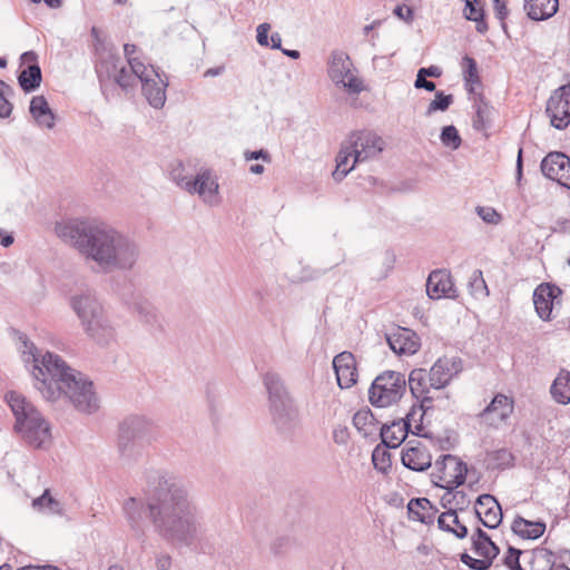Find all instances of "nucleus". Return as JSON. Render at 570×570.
<instances>
[{
    "label": "nucleus",
    "instance_id": "c03bdc74",
    "mask_svg": "<svg viewBox=\"0 0 570 570\" xmlns=\"http://www.w3.org/2000/svg\"><path fill=\"white\" fill-rule=\"evenodd\" d=\"M493 109L487 101L480 99L476 102V112L473 119V127L478 130L484 129L489 126L491 121Z\"/></svg>",
    "mask_w": 570,
    "mask_h": 570
},
{
    "label": "nucleus",
    "instance_id": "dca6fc26",
    "mask_svg": "<svg viewBox=\"0 0 570 570\" xmlns=\"http://www.w3.org/2000/svg\"><path fill=\"white\" fill-rule=\"evenodd\" d=\"M461 371V358L455 356L440 357L430 368L429 384L432 386V389L441 390L445 387Z\"/></svg>",
    "mask_w": 570,
    "mask_h": 570
},
{
    "label": "nucleus",
    "instance_id": "5701e85b",
    "mask_svg": "<svg viewBox=\"0 0 570 570\" xmlns=\"http://www.w3.org/2000/svg\"><path fill=\"white\" fill-rule=\"evenodd\" d=\"M426 294L432 299L455 298L456 288L453 285L450 273L445 271H433L426 281Z\"/></svg>",
    "mask_w": 570,
    "mask_h": 570
},
{
    "label": "nucleus",
    "instance_id": "864d4df0",
    "mask_svg": "<svg viewBox=\"0 0 570 570\" xmlns=\"http://www.w3.org/2000/svg\"><path fill=\"white\" fill-rule=\"evenodd\" d=\"M293 546V540L288 535H279L271 543V551L275 556L285 553Z\"/></svg>",
    "mask_w": 570,
    "mask_h": 570
},
{
    "label": "nucleus",
    "instance_id": "8fccbe9b",
    "mask_svg": "<svg viewBox=\"0 0 570 570\" xmlns=\"http://www.w3.org/2000/svg\"><path fill=\"white\" fill-rule=\"evenodd\" d=\"M372 462L377 471L385 473L391 468V455L385 448L377 445L372 453Z\"/></svg>",
    "mask_w": 570,
    "mask_h": 570
},
{
    "label": "nucleus",
    "instance_id": "4be33fe9",
    "mask_svg": "<svg viewBox=\"0 0 570 570\" xmlns=\"http://www.w3.org/2000/svg\"><path fill=\"white\" fill-rule=\"evenodd\" d=\"M69 304L80 322L104 309V306L91 289L76 292L70 296Z\"/></svg>",
    "mask_w": 570,
    "mask_h": 570
},
{
    "label": "nucleus",
    "instance_id": "b1692460",
    "mask_svg": "<svg viewBox=\"0 0 570 570\" xmlns=\"http://www.w3.org/2000/svg\"><path fill=\"white\" fill-rule=\"evenodd\" d=\"M333 367L341 389H350L357 381L356 362L351 352H342L333 358Z\"/></svg>",
    "mask_w": 570,
    "mask_h": 570
},
{
    "label": "nucleus",
    "instance_id": "423d86ee",
    "mask_svg": "<svg viewBox=\"0 0 570 570\" xmlns=\"http://www.w3.org/2000/svg\"><path fill=\"white\" fill-rule=\"evenodd\" d=\"M263 383L268 394L269 411L276 428L286 433L299 424V412L284 385L282 377L274 372L263 376Z\"/></svg>",
    "mask_w": 570,
    "mask_h": 570
},
{
    "label": "nucleus",
    "instance_id": "a19ab883",
    "mask_svg": "<svg viewBox=\"0 0 570 570\" xmlns=\"http://www.w3.org/2000/svg\"><path fill=\"white\" fill-rule=\"evenodd\" d=\"M462 68H463V80L465 85L469 86V91L473 92V86L480 83V76L478 71L476 61L469 57L464 56L462 59Z\"/></svg>",
    "mask_w": 570,
    "mask_h": 570
},
{
    "label": "nucleus",
    "instance_id": "bb28decb",
    "mask_svg": "<svg viewBox=\"0 0 570 570\" xmlns=\"http://www.w3.org/2000/svg\"><path fill=\"white\" fill-rule=\"evenodd\" d=\"M513 411V402L503 394H497L491 403L480 413L490 424H498L510 416Z\"/></svg>",
    "mask_w": 570,
    "mask_h": 570
},
{
    "label": "nucleus",
    "instance_id": "a211bd4d",
    "mask_svg": "<svg viewBox=\"0 0 570 570\" xmlns=\"http://www.w3.org/2000/svg\"><path fill=\"white\" fill-rule=\"evenodd\" d=\"M218 189L219 185L216 178L206 169L193 177L186 191L191 195L197 194L209 206H217L219 204Z\"/></svg>",
    "mask_w": 570,
    "mask_h": 570
},
{
    "label": "nucleus",
    "instance_id": "4c0bfd02",
    "mask_svg": "<svg viewBox=\"0 0 570 570\" xmlns=\"http://www.w3.org/2000/svg\"><path fill=\"white\" fill-rule=\"evenodd\" d=\"M168 173L170 179L186 191L194 177L189 169L181 161L175 160L170 163Z\"/></svg>",
    "mask_w": 570,
    "mask_h": 570
},
{
    "label": "nucleus",
    "instance_id": "3c124183",
    "mask_svg": "<svg viewBox=\"0 0 570 570\" xmlns=\"http://www.w3.org/2000/svg\"><path fill=\"white\" fill-rule=\"evenodd\" d=\"M440 139L445 147H449L452 150L458 149L462 142L459 131L453 125L442 128Z\"/></svg>",
    "mask_w": 570,
    "mask_h": 570
},
{
    "label": "nucleus",
    "instance_id": "774afa93",
    "mask_svg": "<svg viewBox=\"0 0 570 570\" xmlns=\"http://www.w3.org/2000/svg\"><path fill=\"white\" fill-rule=\"evenodd\" d=\"M18 570H60V569L55 566H27V567H22Z\"/></svg>",
    "mask_w": 570,
    "mask_h": 570
},
{
    "label": "nucleus",
    "instance_id": "0eeeda50",
    "mask_svg": "<svg viewBox=\"0 0 570 570\" xmlns=\"http://www.w3.org/2000/svg\"><path fill=\"white\" fill-rule=\"evenodd\" d=\"M405 392V376L396 371H385L373 381L368 399L372 405L386 407L399 402Z\"/></svg>",
    "mask_w": 570,
    "mask_h": 570
},
{
    "label": "nucleus",
    "instance_id": "f03ea898",
    "mask_svg": "<svg viewBox=\"0 0 570 570\" xmlns=\"http://www.w3.org/2000/svg\"><path fill=\"white\" fill-rule=\"evenodd\" d=\"M146 505L155 532L167 541L189 546L200 532V513L190 488L173 473L157 474Z\"/></svg>",
    "mask_w": 570,
    "mask_h": 570
},
{
    "label": "nucleus",
    "instance_id": "f3484780",
    "mask_svg": "<svg viewBox=\"0 0 570 570\" xmlns=\"http://www.w3.org/2000/svg\"><path fill=\"white\" fill-rule=\"evenodd\" d=\"M562 291L549 283L540 284L533 292V304L538 316L543 321L552 317L553 308L560 304Z\"/></svg>",
    "mask_w": 570,
    "mask_h": 570
},
{
    "label": "nucleus",
    "instance_id": "1a4fd4ad",
    "mask_svg": "<svg viewBox=\"0 0 570 570\" xmlns=\"http://www.w3.org/2000/svg\"><path fill=\"white\" fill-rule=\"evenodd\" d=\"M328 76L336 86H342L350 94H360L363 90V81L353 72V63L343 51L332 52Z\"/></svg>",
    "mask_w": 570,
    "mask_h": 570
},
{
    "label": "nucleus",
    "instance_id": "9d476101",
    "mask_svg": "<svg viewBox=\"0 0 570 570\" xmlns=\"http://www.w3.org/2000/svg\"><path fill=\"white\" fill-rule=\"evenodd\" d=\"M346 140L348 148L353 149L354 164L377 158L386 145L381 136L371 130L354 131Z\"/></svg>",
    "mask_w": 570,
    "mask_h": 570
},
{
    "label": "nucleus",
    "instance_id": "13d9d810",
    "mask_svg": "<svg viewBox=\"0 0 570 570\" xmlns=\"http://www.w3.org/2000/svg\"><path fill=\"white\" fill-rule=\"evenodd\" d=\"M271 30V24L267 22L261 23L257 27V42L259 46L267 47L269 46L268 41V31Z\"/></svg>",
    "mask_w": 570,
    "mask_h": 570
},
{
    "label": "nucleus",
    "instance_id": "338daca9",
    "mask_svg": "<svg viewBox=\"0 0 570 570\" xmlns=\"http://www.w3.org/2000/svg\"><path fill=\"white\" fill-rule=\"evenodd\" d=\"M557 181L561 186L570 189V163L566 165L564 171L560 175V178H558Z\"/></svg>",
    "mask_w": 570,
    "mask_h": 570
},
{
    "label": "nucleus",
    "instance_id": "473e14b6",
    "mask_svg": "<svg viewBox=\"0 0 570 570\" xmlns=\"http://www.w3.org/2000/svg\"><path fill=\"white\" fill-rule=\"evenodd\" d=\"M512 531L523 539H538L546 531L544 522H532L521 517L514 519L512 523Z\"/></svg>",
    "mask_w": 570,
    "mask_h": 570
},
{
    "label": "nucleus",
    "instance_id": "f704fd0d",
    "mask_svg": "<svg viewBox=\"0 0 570 570\" xmlns=\"http://www.w3.org/2000/svg\"><path fill=\"white\" fill-rule=\"evenodd\" d=\"M550 393L552 399L560 404H568L570 402V372L561 370L554 379Z\"/></svg>",
    "mask_w": 570,
    "mask_h": 570
},
{
    "label": "nucleus",
    "instance_id": "cd10ccee",
    "mask_svg": "<svg viewBox=\"0 0 570 570\" xmlns=\"http://www.w3.org/2000/svg\"><path fill=\"white\" fill-rule=\"evenodd\" d=\"M141 86L148 104L156 109L163 108L166 102V87L168 83L160 78L159 73L141 82Z\"/></svg>",
    "mask_w": 570,
    "mask_h": 570
},
{
    "label": "nucleus",
    "instance_id": "a18cd8bd",
    "mask_svg": "<svg viewBox=\"0 0 570 570\" xmlns=\"http://www.w3.org/2000/svg\"><path fill=\"white\" fill-rule=\"evenodd\" d=\"M539 562H543L544 567L538 570H570L564 563L556 564L553 553L546 549L534 551L533 564L535 566Z\"/></svg>",
    "mask_w": 570,
    "mask_h": 570
},
{
    "label": "nucleus",
    "instance_id": "c85d7f7f",
    "mask_svg": "<svg viewBox=\"0 0 570 570\" xmlns=\"http://www.w3.org/2000/svg\"><path fill=\"white\" fill-rule=\"evenodd\" d=\"M558 0H524V9L531 20H547L558 11Z\"/></svg>",
    "mask_w": 570,
    "mask_h": 570
},
{
    "label": "nucleus",
    "instance_id": "4d7b16f0",
    "mask_svg": "<svg viewBox=\"0 0 570 570\" xmlns=\"http://www.w3.org/2000/svg\"><path fill=\"white\" fill-rule=\"evenodd\" d=\"M155 566L157 570H170L173 566V559L168 553H158L155 557Z\"/></svg>",
    "mask_w": 570,
    "mask_h": 570
},
{
    "label": "nucleus",
    "instance_id": "e2e57ef3",
    "mask_svg": "<svg viewBox=\"0 0 570 570\" xmlns=\"http://www.w3.org/2000/svg\"><path fill=\"white\" fill-rule=\"evenodd\" d=\"M493 9L495 11V16L500 20L505 19V17L508 16V9L504 0H493Z\"/></svg>",
    "mask_w": 570,
    "mask_h": 570
},
{
    "label": "nucleus",
    "instance_id": "0e129e2a",
    "mask_svg": "<svg viewBox=\"0 0 570 570\" xmlns=\"http://www.w3.org/2000/svg\"><path fill=\"white\" fill-rule=\"evenodd\" d=\"M245 158L246 160H252V159H263L267 163L271 161V156L267 151L261 149V150H255V151H247L245 153Z\"/></svg>",
    "mask_w": 570,
    "mask_h": 570
},
{
    "label": "nucleus",
    "instance_id": "2f4dec72",
    "mask_svg": "<svg viewBox=\"0 0 570 570\" xmlns=\"http://www.w3.org/2000/svg\"><path fill=\"white\" fill-rule=\"evenodd\" d=\"M354 153L352 148H348L347 140H344L341 145V149L336 156V168L333 171V178L336 181H341L350 171L354 169Z\"/></svg>",
    "mask_w": 570,
    "mask_h": 570
},
{
    "label": "nucleus",
    "instance_id": "c9c22d12",
    "mask_svg": "<svg viewBox=\"0 0 570 570\" xmlns=\"http://www.w3.org/2000/svg\"><path fill=\"white\" fill-rule=\"evenodd\" d=\"M31 507L38 512H48L55 515H63L65 513L61 502L50 494L49 489H46L40 497L33 499Z\"/></svg>",
    "mask_w": 570,
    "mask_h": 570
},
{
    "label": "nucleus",
    "instance_id": "4468645a",
    "mask_svg": "<svg viewBox=\"0 0 570 570\" xmlns=\"http://www.w3.org/2000/svg\"><path fill=\"white\" fill-rule=\"evenodd\" d=\"M401 461L409 470L424 472L432 465V454L424 442L413 439L405 443Z\"/></svg>",
    "mask_w": 570,
    "mask_h": 570
},
{
    "label": "nucleus",
    "instance_id": "ea45409f",
    "mask_svg": "<svg viewBox=\"0 0 570 570\" xmlns=\"http://www.w3.org/2000/svg\"><path fill=\"white\" fill-rule=\"evenodd\" d=\"M353 424L363 436H368L375 428V417L370 410H361L353 416Z\"/></svg>",
    "mask_w": 570,
    "mask_h": 570
},
{
    "label": "nucleus",
    "instance_id": "bf43d9fd",
    "mask_svg": "<svg viewBox=\"0 0 570 570\" xmlns=\"http://www.w3.org/2000/svg\"><path fill=\"white\" fill-rule=\"evenodd\" d=\"M521 550L513 547H509L508 552L504 557L503 563L510 569L519 562Z\"/></svg>",
    "mask_w": 570,
    "mask_h": 570
},
{
    "label": "nucleus",
    "instance_id": "6e6d98bb",
    "mask_svg": "<svg viewBox=\"0 0 570 570\" xmlns=\"http://www.w3.org/2000/svg\"><path fill=\"white\" fill-rule=\"evenodd\" d=\"M476 212L485 223L498 224L500 222V215L491 207H478Z\"/></svg>",
    "mask_w": 570,
    "mask_h": 570
},
{
    "label": "nucleus",
    "instance_id": "37998d69",
    "mask_svg": "<svg viewBox=\"0 0 570 570\" xmlns=\"http://www.w3.org/2000/svg\"><path fill=\"white\" fill-rule=\"evenodd\" d=\"M128 66L131 68L136 80H139L140 82L147 81L149 78L156 77L158 73L154 66L146 65L139 58L130 59Z\"/></svg>",
    "mask_w": 570,
    "mask_h": 570
},
{
    "label": "nucleus",
    "instance_id": "412c9836",
    "mask_svg": "<svg viewBox=\"0 0 570 570\" xmlns=\"http://www.w3.org/2000/svg\"><path fill=\"white\" fill-rule=\"evenodd\" d=\"M475 514L481 523L489 529L498 528L503 518L501 505L491 494L479 495L475 502Z\"/></svg>",
    "mask_w": 570,
    "mask_h": 570
},
{
    "label": "nucleus",
    "instance_id": "2eb2a0df",
    "mask_svg": "<svg viewBox=\"0 0 570 570\" xmlns=\"http://www.w3.org/2000/svg\"><path fill=\"white\" fill-rule=\"evenodd\" d=\"M473 552L480 557V559L471 557L469 553L463 552L460 556V560L463 564L472 570H488L493 560L500 553L499 547L491 540V538L484 541H476L472 543Z\"/></svg>",
    "mask_w": 570,
    "mask_h": 570
},
{
    "label": "nucleus",
    "instance_id": "603ef678",
    "mask_svg": "<svg viewBox=\"0 0 570 570\" xmlns=\"http://www.w3.org/2000/svg\"><path fill=\"white\" fill-rule=\"evenodd\" d=\"M12 88L4 81L0 80V117L8 118L12 112V104L9 101V97L12 96Z\"/></svg>",
    "mask_w": 570,
    "mask_h": 570
},
{
    "label": "nucleus",
    "instance_id": "9b49d317",
    "mask_svg": "<svg viewBox=\"0 0 570 570\" xmlns=\"http://www.w3.org/2000/svg\"><path fill=\"white\" fill-rule=\"evenodd\" d=\"M414 414L415 410L413 409L404 419L381 426L380 435L385 448L396 449L405 441L409 432L417 436L429 438L426 433H422L423 428L420 424L415 425V431H411V419Z\"/></svg>",
    "mask_w": 570,
    "mask_h": 570
},
{
    "label": "nucleus",
    "instance_id": "f8f14e48",
    "mask_svg": "<svg viewBox=\"0 0 570 570\" xmlns=\"http://www.w3.org/2000/svg\"><path fill=\"white\" fill-rule=\"evenodd\" d=\"M546 111L551 125L557 129H564L570 124V83L559 87L550 96Z\"/></svg>",
    "mask_w": 570,
    "mask_h": 570
},
{
    "label": "nucleus",
    "instance_id": "680f3d73",
    "mask_svg": "<svg viewBox=\"0 0 570 570\" xmlns=\"http://www.w3.org/2000/svg\"><path fill=\"white\" fill-rule=\"evenodd\" d=\"M393 12L404 21H411L413 19V10L405 4L396 6Z\"/></svg>",
    "mask_w": 570,
    "mask_h": 570
},
{
    "label": "nucleus",
    "instance_id": "39448f33",
    "mask_svg": "<svg viewBox=\"0 0 570 570\" xmlns=\"http://www.w3.org/2000/svg\"><path fill=\"white\" fill-rule=\"evenodd\" d=\"M157 440V429L151 420L142 415H129L118 425L117 453L125 465L139 462L147 448Z\"/></svg>",
    "mask_w": 570,
    "mask_h": 570
},
{
    "label": "nucleus",
    "instance_id": "49530a36",
    "mask_svg": "<svg viewBox=\"0 0 570 570\" xmlns=\"http://www.w3.org/2000/svg\"><path fill=\"white\" fill-rule=\"evenodd\" d=\"M114 81L124 90H129L137 85V80L131 68L129 66L127 67L124 62L120 68L117 69V75L114 78Z\"/></svg>",
    "mask_w": 570,
    "mask_h": 570
},
{
    "label": "nucleus",
    "instance_id": "09e8293b",
    "mask_svg": "<svg viewBox=\"0 0 570 570\" xmlns=\"http://www.w3.org/2000/svg\"><path fill=\"white\" fill-rule=\"evenodd\" d=\"M453 102L452 95H445L443 91H436L434 99L430 102L425 116H431L435 111H445Z\"/></svg>",
    "mask_w": 570,
    "mask_h": 570
},
{
    "label": "nucleus",
    "instance_id": "7ed1b4c3",
    "mask_svg": "<svg viewBox=\"0 0 570 570\" xmlns=\"http://www.w3.org/2000/svg\"><path fill=\"white\" fill-rule=\"evenodd\" d=\"M19 343L23 362L32 365L35 387L46 401L56 402L63 397L79 412L90 414L98 410L94 384L86 375L68 366L57 354H40L26 335L19 337Z\"/></svg>",
    "mask_w": 570,
    "mask_h": 570
},
{
    "label": "nucleus",
    "instance_id": "6e6552de",
    "mask_svg": "<svg viewBox=\"0 0 570 570\" xmlns=\"http://www.w3.org/2000/svg\"><path fill=\"white\" fill-rule=\"evenodd\" d=\"M468 473L466 464L458 456L444 454L436 459L431 479L434 485L452 492L464 484Z\"/></svg>",
    "mask_w": 570,
    "mask_h": 570
},
{
    "label": "nucleus",
    "instance_id": "c756f323",
    "mask_svg": "<svg viewBox=\"0 0 570 570\" xmlns=\"http://www.w3.org/2000/svg\"><path fill=\"white\" fill-rule=\"evenodd\" d=\"M30 114L41 127L52 129L55 127V114L50 109L43 96H35L30 101Z\"/></svg>",
    "mask_w": 570,
    "mask_h": 570
},
{
    "label": "nucleus",
    "instance_id": "f257e3e1",
    "mask_svg": "<svg viewBox=\"0 0 570 570\" xmlns=\"http://www.w3.org/2000/svg\"><path fill=\"white\" fill-rule=\"evenodd\" d=\"M57 236L105 273L130 272L141 256L139 243L129 234L97 219H67L56 224Z\"/></svg>",
    "mask_w": 570,
    "mask_h": 570
},
{
    "label": "nucleus",
    "instance_id": "de8ad7c7",
    "mask_svg": "<svg viewBox=\"0 0 570 570\" xmlns=\"http://www.w3.org/2000/svg\"><path fill=\"white\" fill-rule=\"evenodd\" d=\"M470 292L475 297H487L489 295V289L483 278L482 272L480 269H475L469 281Z\"/></svg>",
    "mask_w": 570,
    "mask_h": 570
},
{
    "label": "nucleus",
    "instance_id": "58836bf2",
    "mask_svg": "<svg viewBox=\"0 0 570 570\" xmlns=\"http://www.w3.org/2000/svg\"><path fill=\"white\" fill-rule=\"evenodd\" d=\"M431 509V502L425 498L412 499L407 504V511L412 519L422 523L430 522Z\"/></svg>",
    "mask_w": 570,
    "mask_h": 570
},
{
    "label": "nucleus",
    "instance_id": "e433bc0d",
    "mask_svg": "<svg viewBox=\"0 0 570 570\" xmlns=\"http://www.w3.org/2000/svg\"><path fill=\"white\" fill-rule=\"evenodd\" d=\"M18 81L23 91L31 92L36 90L41 82L40 67L38 65H31L27 69H23L18 77Z\"/></svg>",
    "mask_w": 570,
    "mask_h": 570
},
{
    "label": "nucleus",
    "instance_id": "aec40b11",
    "mask_svg": "<svg viewBox=\"0 0 570 570\" xmlns=\"http://www.w3.org/2000/svg\"><path fill=\"white\" fill-rule=\"evenodd\" d=\"M391 350L397 355H413L421 346L420 337L415 332L405 327H396L386 334Z\"/></svg>",
    "mask_w": 570,
    "mask_h": 570
},
{
    "label": "nucleus",
    "instance_id": "ddd939ff",
    "mask_svg": "<svg viewBox=\"0 0 570 570\" xmlns=\"http://www.w3.org/2000/svg\"><path fill=\"white\" fill-rule=\"evenodd\" d=\"M80 324L86 335L100 345L109 344L116 336V330L105 308L83 320Z\"/></svg>",
    "mask_w": 570,
    "mask_h": 570
},
{
    "label": "nucleus",
    "instance_id": "69168bd1",
    "mask_svg": "<svg viewBox=\"0 0 570 570\" xmlns=\"http://www.w3.org/2000/svg\"><path fill=\"white\" fill-rule=\"evenodd\" d=\"M419 71L424 75L425 77H434L439 78L442 75V70L438 66H430L428 68H421Z\"/></svg>",
    "mask_w": 570,
    "mask_h": 570
},
{
    "label": "nucleus",
    "instance_id": "a878e982",
    "mask_svg": "<svg viewBox=\"0 0 570 570\" xmlns=\"http://www.w3.org/2000/svg\"><path fill=\"white\" fill-rule=\"evenodd\" d=\"M121 65V58L112 49H101L98 52L96 63V72L100 85L102 86L106 81L114 80L117 75V69H119Z\"/></svg>",
    "mask_w": 570,
    "mask_h": 570
},
{
    "label": "nucleus",
    "instance_id": "052dcab7",
    "mask_svg": "<svg viewBox=\"0 0 570 570\" xmlns=\"http://www.w3.org/2000/svg\"><path fill=\"white\" fill-rule=\"evenodd\" d=\"M414 86L417 89H425L426 91L435 90V83L433 81L426 80V77L422 75L420 71H417Z\"/></svg>",
    "mask_w": 570,
    "mask_h": 570
},
{
    "label": "nucleus",
    "instance_id": "79ce46f5",
    "mask_svg": "<svg viewBox=\"0 0 570 570\" xmlns=\"http://www.w3.org/2000/svg\"><path fill=\"white\" fill-rule=\"evenodd\" d=\"M122 511L131 528H136L141 519L142 504L131 497L128 498L122 505Z\"/></svg>",
    "mask_w": 570,
    "mask_h": 570
},
{
    "label": "nucleus",
    "instance_id": "393cba45",
    "mask_svg": "<svg viewBox=\"0 0 570 570\" xmlns=\"http://www.w3.org/2000/svg\"><path fill=\"white\" fill-rule=\"evenodd\" d=\"M409 389L412 395L421 400L420 410L425 412L432 407L433 397L429 396L430 389L429 373L424 368H414L409 375Z\"/></svg>",
    "mask_w": 570,
    "mask_h": 570
},
{
    "label": "nucleus",
    "instance_id": "7c9ffc66",
    "mask_svg": "<svg viewBox=\"0 0 570 570\" xmlns=\"http://www.w3.org/2000/svg\"><path fill=\"white\" fill-rule=\"evenodd\" d=\"M570 163V158L560 151H553L548 154L541 161L542 174L552 180L560 178V175L564 171L566 165Z\"/></svg>",
    "mask_w": 570,
    "mask_h": 570
},
{
    "label": "nucleus",
    "instance_id": "5fc2aeb1",
    "mask_svg": "<svg viewBox=\"0 0 570 570\" xmlns=\"http://www.w3.org/2000/svg\"><path fill=\"white\" fill-rule=\"evenodd\" d=\"M492 460L495 462L498 468L504 469L512 464L513 455L505 449H500L492 453Z\"/></svg>",
    "mask_w": 570,
    "mask_h": 570
},
{
    "label": "nucleus",
    "instance_id": "72a5a7b5",
    "mask_svg": "<svg viewBox=\"0 0 570 570\" xmlns=\"http://www.w3.org/2000/svg\"><path fill=\"white\" fill-rule=\"evenodd\" d=\"M438 525L441 530L453 533L459 539L468 535V528L459 520L455 510L450 509L438 518Z\"/></svg>",
    "mask_w": 570,
    "mask_h": 570
},
{
    "label": "nucleus",
    "instance_id": "6ab92c4d",
    "mask_svg": "<svg viewBox=\"0 0 570 570\" xmlns=\"http://www.w3.org/2000/svg\"><path fill=\"white\" fill-rule=\"evenodd\" d=\"M129 308L137 317L138 322L151 332L163 330V316L158 309L144 296H134L129 303Z\"/></svg>",
    "mask_w": 570,
    "mask_h": 570
},
{
    "label": "nucleus",
    "instance_id": "20e7f679",
    "mask_svg": "<svg viewBox=\"0 0 570 570\" xmlns=\"http://www.w3.org/2000/svg\"><path fill=\"white\" fill-rule=\"evenodd\" d=\"M6 401L14 416L13 429L29 446L42 449L51 442L49 422L22 394L14 391L6 394Z\"/></svg>",
    "mask_w": 570,
    "mask_h": 570
}]
</instances>
